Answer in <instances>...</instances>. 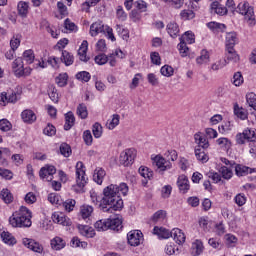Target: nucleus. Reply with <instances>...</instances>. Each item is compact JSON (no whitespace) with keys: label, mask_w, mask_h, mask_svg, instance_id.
I'll return each instance as SVG.
<instances>
[{"label":"nucleus","mask_w":256,"mask_h":256,"mask_svg":"<svg viewBox=\"0 0 256 256\" xmlns=\"http://www.w3.org/2000/svg\"><path fill=\"white\" fill-rule=\"evenodd\" d=\"M129 193V186L127 183L110 184L103 190L102 211L104 213H113V211H121L123 209V197Z\"/></svg>","instance_id":"nucleus-1"},{"label":"nucleus","mask_w":256,"mask_h":256,"mask_svg":"<svg viewBox=\"0 0 256 256\" xmlns=\"http://www.w3.org/2000/svg\"><path fill=\"white\" fill-rule=\"evenodd\" d=\"M31 210L25 206H21L20 209L12 214L9 218V223L13 227H31Z\"/></svg>","instance_id":"nucleus-2"},{"label":"nucleus","mask_w":256,"mask_h":256,"mask_svg":"<svg viewBox=\"0 0 256 256\" xmlns=\"http://www.w3.org/2000/svg\"><path fill=\"white\" fill-rule=\"evenodd\" d=\"M87 185V174H85V165L83 162L76 163V185L72 186L75 193H84Z\"/></svg>","instance_id":"nucleus-3"},{"label":"nucleus","mask_w":256,"mask_h":256,"mask_svg":"<svg viewBox=\"0 0 256 256\" xmlns=\"http://www.w3.org/2000/svg\"><path fill=\"white\" fill-rule=\"evenodd\" d=\"M99 33H104L108 39L115 41V35L113 34V28L108 25L103 24L101 21H96L90 26V35L91 37H97Z\"/></svg>","instance_id":"nucleus-4"},{"label":"nucleus","mask_w":256,"mask_h":256,"mask_svg":"<svg viewBox=\"0 0 256 256\" xmlns=\"http://www.w3.org/2000/svg\"><path fill=\"white\" fill-rule=\"evenodd\" d=\"M236 13L243 15L250 27H254L256 24L255 12L253 11V7L249 5V2H240L236 8Z\"/></svg>","instance_id":"nucleus-5"},{"label":"nucleus","mask_w":256,"mask_h":256,"mask_svg":"<svg viewBox=\"0 0 256 256\" xmlns=\"http://www.w3.org/2000/svg\"><path fill=\"white\" fill-rule=\"evenodd\" d=\"M21 99V92H16L14 90H7L0 94V105L5 107L9 103H17Z\"/></svg>","instance_id":"nucleus-6"},{"label":"nucleus","mask_w":256,"mask_h":256,"mask_svg":"<svg viewBox=\"0 0 256 256\" xmlns=\"http://www.w3.org/2000/svg\"><path fill=\"white\" fill-rule=\"evenodd\" d=\"M135 157H137V151L134 148L125 149L120 153V165H123L124 167H129V165H133Z\"/></svg>","instance_id":"nucleus-7"},{"label":"nucleus","mask_w":256,"mask_h":256,"mask_svg":"<svg viewBox=\"0 0 256 256\" xmlns=\"http://www.w3.org/2000/svg\"><path fill=\"white\" fill-rule=\"evenodd\" d=\"M153 165L157 167V171L161 174L165 173V171H169L173 167V164L170 160H166L161 155H156L152 157Z\"/></svg>","instance_id":"nucleus-8"},{"label":"nucleus","mask_w":256,"mask_h":256,"mask_svg":"<svg viewBox=\"0 0 256 256\" xmlns=\"http://www.w3.org/2000/svg\"><path fill=\"white\" fill-rule=\"evenodd\" d=\"M51 219L53 223H56L57 225H62L63 227H71V225L73 224L71 218L60 211L53 212L51 215Z\"/></svg>","instance_id":"nucleus-9"},{"label":"nucleus","mask_w":256,"mask_h":256,"mask_svg":"<svg viewBox=\"0 0 256 256\" xmlns=\"http://www.w3.org/2000/svg\"><path fill=\"white\" fill-rule=\"evenodd\" d=\"M127 241L131 247H139L143 243V232L140 230H132L127 234Z\"/></svg>","instance_id":"nucleus-10"},{"label":"nucleus","mask_w":256,"mask_h":256,"mask_svg":"<svg viewBox=\"0 0 256 256\" xmlns=\"http://www.w3.org/2000/svg\"><path fill=\"white\" fill-rule=\"evenodd\" d=\"M57 173V169L55 166L46 165L43 168H41L39 172V176L41 179H44V181H53V176Z\"/></svg>","instance_id":"nucleus-11"},{"label":"nucleus","mask_w":256,"mask_h":256,"mask_svg":"<svg viewBox=\"0 0 256 256\" xmlns=\"http://www.w3.org/2000/svg\"><path fill=\"white\" fill-rule=\"evenodd\" d=\"M12 69L16 77H23L25 75V64L23 63V58L18 57L12 62Z\"/></svg>","instance_id":"nucleus-12"},{"label":"nucleus","mask_w":256,"mask_h":256,"mask_svg":"<svg viewBox=\"0 0 256 256\" xmlns=\"http://www.w3.org/2000/svg\"><path fill=\"white\" fill-rule=\"evenodd\" d=\"M22 243L25 247H27L31 251H34L35 253L43 252V246H41V244H39V242H37L33 239L23 238Z\"/></svg>","instance_id":"nucleus-13"},{"label":"nucleus","mask_w":256,"mask_h":256,"mask_svg":"<svg viewBox=\"0 0 256 256\" xmlns=\"http://www.w3.org/2000/svg\"><path fill=\"white\" fill-rule=\"evenodd\" d=\"M194 141L199 149H209V140L201 132L194 134Z\"/></svg>","instance_id":"nucleus-14"},{"label":"nucleus","mask_w":256,"mask_h":256,"mask_svg":"<svg viewBox=\"0 0 256 256\" xmlns=\"http://www.w3.org/2000/svg\"><path fill=\"white\" fill-rule=\"evenodd\" d=\"M21 118L24 121V123H28V125H33V123L37 121V115L31 109H26L22 111Z\"/></svg>","instance_id":"nucleus-15"},{"label":"nucleus","mask_w":256,"mask_h":256,"mask_svg":"<svg viewBox=\"0 0 256 256\" xmlns=\"http://www.w3.org/2000/svg\"><path fill=\"white\" fill-rule=\"evenodd\" d=\"M177 187L180 193H187L191 187L189 185V178H187L185 175H180L177 179Z\"/></svg>","instance_id":"nucleus-16"},{"label":"nucleus","mask_w":256,"mask_h":256,"mask_svg":"<svg viewBox=\"0 0 256 256\" xmlns=\"http://www.w3.org/2000/svg\"><path fill=\"white\" fill-rule=\"evenodd\" d=\"M88 49H89V42H87V40L82 41L78 49V55H79L80 61H84V63H87V61H89V57L87 56Z\"/></svg>","instance_id":"nucleus-17"},{"label":"nucleus","mask_w":256,"mask_h":256,"mask_svg":"<svg viewBox=\"0 0 256 256\" xmlns=\"http://www.w3.org/2000/svg\"><path fill=\"white\" fill-rule=\"evenodd\" d=\"M93 206L91 205H82L79 210V218L87 221L93 215Z\"/></svg>","instance_id":"nucleus-18"},{"label":"nucleus","mask_w":256,"mask_h":256,"mask_svg":"<svg viewBox=\"0 0 256 256\" xmlns=\"http://www.w3.org/2000/svg\"><path fill=\"white\" fill-rule=\"evenodd\" d=\"M106 175L107 172H105V169L98 167L94 170L93 181L97 183V185H103V180L105 179Z\"/></svg>","instance_id":"nucleus-19"},{"label":"nucleus","mask_w":256,"mask_h":256,"mask_svg":"<svg viewBox=\"0 0 256 256\" xmlns=\"http://www.w3.org/2000/svg\"><path fill=\"white\" fill-rule=\"evenodd\" d=\"M78 231L83 237H87L88 239L93 238L95 235V230L89 225H78Z\"/></svg>","instance_id":"nucleus-20"},{"label":"nucleus","mask_w":256,"mask_h":256,"mask_svg":"<svg viewBox=\"0 0 256 256\" xmlns=\"http://www.w3.org/2000/svg\"><path fill=\"white\" fill-rule=\"evenodd\" d=\"M204 249L205 247L203 246V241L196 239L194 242H192L191 255L199 256L201 253H203Z\"/></svg>","instance_id":"nucleus-21"},{"label":"nucleus","mask_w":256,"mask_h":256,"mask_svg":"<svg viewBox=\"0 0 256 256\" xmlns=\"http://www.w3.org/2000/svg\"><path fill=\"white\" fill-rule=\"evenodd\" d=\"M154 235H157L159 239H169V237H172V231H169L166 228L163 227H157L155 226L153 229Z\"/></svg>","instance_id":"nucleus-22"},{"label":"nucleus","mask_w":256,"mask_h":256,"mask_svg":"<svg viewBox=\"0 0 256 256\" xmlns=\"http://www.w3.org/2000/svg\"><path fill=\"white\" fill-rule=\"evenodd\" d=\"M51 248L54 251H61V249H65V240L63 238L56 236L50 242Z\"/></svg>","instance_id":"nucleus-23"},{"label":"nucleus","mask_w":256,"mask_h":256,"mask_svg":"<svg viewBox=\"0 0 256 256\" xmlns=\"http://www.w3.org/2000/svg\"><path fill=\"white\" fill-rule=\"evenodd\" d=\"M172 237L178 245H183V243H185V233H183V231L179 228H174L172 230Z\"/></svg>","instance_id":"nucleus-24"},{"label":"nucleus","mask_w":256,"mask_h":256,"mask_svg":"<svg viewBox=\"0 0 256 256\" xmlns=\"http://www.w3.org/2000/svg\"><path fill=\"white\" fill-rule=\"evenodd\" d=\"M109 229L112 231H119V229L123 228V218L121 216H117L115 218H109Z\"/></svg>","instance_id":"nucleus-25"},{"label":"nucleus","mask_w":256,"mask_h":256,"mask_svg":"<svg viewBox=\"0 0 256 256\" xmlns=\"http://www.w3.org/2000/svg\"><path fill=\"white\" fill-rule=\"evenodd\" d=\"M235 173L237 177H245V175H249V173H253V169L241 164H237L234 166Z\"/></svg>","instance_id":"nucleus-26"},{"label":"nucleus","mask_w":256,"mask_h":256,"mask_svg":"<svg viewBox=\"0 0 256 256\" xmlns=\"http://www.w3.org/2000/svg\"><path fill=\"white\" fill-rule=\"evenodd\" d=\"M139 174L145 179L143 180L144 185H147V181L153 179V171L146 166H141L139 168Z\"/></svg>","instance_id":"nucleus-27"},{"label":"nucleus","mask_w":256,"mask_h":256,"mask_svg":"<svg viewBox=\"0 0 256 256\" xmlns=\"http://www.w3.org/2000/svg\"><path fill=\"white\" fill-rule=\"evenodd\" d=\"M234 115L238 118L241 119V121H245L247 117H249V113H247V110L239 104H234Z\"/></svg>","instance_id":"nucleus-28"},{"label":"nucleus","mask_w":256,"mask_h":256,"mask_svg":"<svg viewBox=\"0 0 256 256\" xmlns=\"http://www.w3.org/2000/svg\"><path fill=\"white\" fill-rule=\"evenodd\" d=\"M18 15L22 18H26L29 15V2L20 1L17 6Z\"/></svg>","instance_id":"nucleus-29"},{"label":"nucleus","mask_w":256,"mask_h":256,"mask_svg":"<svg viewBox=\"0 0 256 256\" xmlns=\"http://www.w3.org/2000/svg\"><path fill=\"white\" fill-rule=\"evenodd\" d=\"M238 39H237V33L235 32H228L226 34V49L229 47L235 48V45H237Z\"/></svg>","instance_id":"nucleus-30"},{"label":"nucleus","mask_w":256,"mask_h":256,"mask_svg":"<svg viewBox=\"0 0 256 256\" xmlns=\"http://www.w3.org/2000/svg\"><path fill=\"white\" fill-rule=\"evenodd\" d=\"M226 59L227 61H232L233 63H239V54L235 51V48L229 47L226 48Z\"/></svg>","instance_id":"nucleus-31"},{"label":"nucleus","mask_w":256,"mask_h":256,"mask_svg":"<svg viewBox=\"0 0 256 256\" xmlns=\"http://www.w3.org/2000/svg\"><path fill=\"white\" fill-rule=\"evenodd\" d=\"M218 171L221 174L222 179H225L226 181H229V179L233 177V166H221L220 168H218Z\"/></svg>","instance_id":"nucleus-32"},{"label":"nucleus","mask_w":256,"mask_h":256,"mask_svg":"<svg viewBox=\"0 0 256 256\" xmlns=\"http://www.w3.org/2000/svg\"><path fill=\"white\" fill-rule=\"evenodd\" d=\"M207 27L213 33H223V31H225V29L227 28L225 24L218 23V22H209L207 23Z\"/></svg>","instance_id":"nucleus-33"},{"label":"nucleus","mask_w":256,"mask_h":256,"mask_svg":"<svg viewBox=\"0 0 256 256\" xmlns=\"http://www.w3.org/2000/svg\"><path fill=\"white\" fill-rule=\"evenodd\" d=\"M73 125H75V115L73 112H68L65 114L64 130L69 131Z\"/></svg>","instance_id":"nucleus-34"},{"label":"nucleus","mask_w":256,"mask_h":256,"mask_svg":"<svg viewBox=\"0 0 256 256\" xmlns=\"http://www.w3.org/2000/svg\"><path fill=\"white\" fill-rule=\"evenodd\" d=\"M194 153L197 161H200V163H207V161H209V155L205 153V150L201 148H195Z\"/></svg>","instance_id":"nucleus-35"},{"label":"nucleus","mask_w":256,"mask_h":256,"mask_svg":"<svg viewBox=\"0 0 256 256\" xmlns=\"http://www.w3.org/2000/svg\"><path fill=\"white\" fill-rule=\"evenodd\" d=\"M120 119L121 117L119 116V114L112 115V117L108 119L106 122L107 129H109L110 131H113V129H115V127L119 125Z\"/></svg>","instance_id":"nucleus-36"},{"label":"nucleus","mask_w":256,"mask_h":256,"mask_svg":"<svg viewBox=\"0 0 256 256\" xmlns=\"http://www.w3.org/2000/svg\"><path fill=\"white\" fill-rule=\"evenodd\" d=\"M166 29L170 37L175 38L179 35V25L175 22L168 23Z\"/></svg>","instance_id":"nucleus-37"},{"label":"nucleus","mask_w":256,"mask_h":256,"mask_svg":"<svg viewBox=\"0 0 256 256\" xmlns=\"http://www.w3.org/2000/svg\"><path fill=\"white\" fill-rule=\"evenodd\" d=\"M0 236H1L3 243H5L6 245H15V243H17V239H15L13 237V235L9 232L3 231L0 234Z\"/></svg>","instance_id":"nucleus-38"},{"label":"nucleus","mask_w":256,"mask_h":256,"mask_svg":"<svg viewBox=\"0 0 256 256\" xmlns=\"http://www.w3.org/2000/svg\"><path fill=\"white\" fill-rule=\"evenodd\" d=\"M165 219H167V212L163 210L157 211L153 216H152V221L153 223H165Z\"/></svg>","instance_id":"nucleus-39"},{"label":"nucleus","mask_w":256,"mask_h":256,"mask_svg":"<svg viewBox=\"0 0 256 256\" xmlns=\"http://www.w3.org/2000/svg\"><path fill=\"white\" fill-rule=\"evenodd\" d=\"M109 225L110 222H109V218L108 219H101V220H98L95 224H94V227L95 229H97L98 231H107L109 229Z\"/></svg>","instance_id":"nucleus-40"},{"label":"nucleus","mask_w":256,"mask_h":256,"mask_svg":"<svg viewBox=\"0 0 256 256\" xmlns=\"http://www.w3.org/2000/svg\"><path fill=\"white\" fill-rule=\"evenodd\" d=\"M180 42L193 45V43H195V34H193L191 31L185 32L184 35L180 38Z\"/></svg>","instance_id":"nucleus-41"},{"label":"nucleus","mask_w":256,"mask_h":256,"mask_svg":"<svg viewBox=\"0 0 256 256\" xmlns=\"http://www.w3.org/2000/svg\"><path fill=\"white\" fill-rule=\"evenodd\" d=\"M244 135L246 136V140L248 143H256V130L255 129H250L246 128L243 130Z\"/></svg>","instance_id":"nucleus-42"},{"label":"nucleus","mask_w":256,"mask_h":256,"mask_svg":"<svg viewBox=\"0 0 256 256\" xmlns=\"http://www.w3.org/2000/svg\"><path fill=\"white\" fill-rule=\"evenodd\" d=\"M61 60L63 61V63H65V65L67 67H69V65H73L75 58L73 57V55L71 53H69L68 51L64 50L62 51V57Z\"/></svg>","instance_id":"nucleus-43"},{"label":"nucleus","mask_w":256,"mask_h":256,"mask_svg":"<svg viewBox=\"0 0 256 256\" xmlns=\"http://www.w3.org/2000/svg\"><path fill=\"white\" fill-rule=\"evenodd\" d=\"M23 60L28 64L31 65L33 61H35V52L32 49H28L23 52Z\"/></svg>","instance_id":"nucleus-44"},{"label":"nucleus","mask_w":256,"mask_h":256,"mask_svg":"<svg viewBox=\"0 0 256 256\" xmlns=\"http://www.w3.org/2000/svg\"><path fill=\"white\" fill-rule=\"evenodd\" d=\"M64 29V33H77V25H75L73 21L69 20V18L64 21Z\"/></svg>","instance_id":"nucleus-45"},{"label":"nucleus","mask_w":256,"mask_h":256,"mask_svg":"<svg viewBox=\"0 0 256 256\" xmlns=\"http://www.w3.org/2000/svg\"><path fill=\"white\" fill-rule=\"evenodd\" d=\"M92 133H93V136L95 137V139H101V137L103 135V126L99 122H96L92 126Z\"/></svg>","instance_id":"nucleus-46"},{"label":"nucleus","mask_w":256,"mask_h":256,"mask_svg":"<svg viewBox=\"0 0 256 256\" xmlns=\"http://www.w3.org/2000/svg\"><path fill=\"white\" fill-rule=\"evenodd\" d=\"M197 65H205L209 63V52L207 50H202L199 57L196 58Z\"/></svg>","instance_id":"nucleus-47"},{"label":"nucleus","mask_w":256,"mask_h":256,"mask_svg":"<svg viewBox=\"0 0 256 256\" xmlns=\"http://www.w3.org/2000/svg\"><path fill=\"white\" fill-rule=\"evenodd\" d=\"M48 201L51 203V205H62L63 199H61V196L57 193H51L48 195Z\"/></svg>","instance_id":"nucleus-48"},{"label":"nucleus","mask_w":256,"mask_h":256,"mask_svg":"<svg viewBox=\"0 0 256 256\" xmlns=\"http://www.w3.org/2000/svg\"><path fill=\"white\" fill-rule=\"evenodd\" d=\"M63 208L65 209V211H67V213H71V211H73V209H75V205H77V202L75 201V199H67L66 201H62Z\"/></svg>","instance_id":"nucleus-49"},{"label":"nucleus","mask_w":256,"mask_h":256,"mask_svg":"<svg viewBox=\"0 0 256 256\" xmlns=\"http://www.w3.org/2000/svg\"><path fill=\"white\" fill-rule=\"evenodd\" d=\"M68 79L69 76L67 73H61L55 78L56 85H58V87H65V85H67Z\"/></svg>","instance_id":"nucleus-50"},{"label":"nucleus","mask_w":256,"mask_h":256,"mask_svg":"<svg viewBox=\"0 0 256 256\" xmlns=\"http://www.w3.org/2000/svg\"><path fill=\"white\" fill-rule=\"evenodd\" d=\"M42 27H45L48 33L51 34V37H53L54 39H57V37H59V30H57V28L53 26L49 27V23L47 21L43 20Z\"/></svg>","instance_id":"nucleus-51"},{"label":"nucleus","mask_w":256,"mask_h":256,"mask_svg":"<svg viewBox=\"0 0 256 256\" xmlns=\"http://www.w3.org/2000/svg\"><path fill=\"white\" fill-rule=\"evenodd\" d=\"M216 143L221 149H231V140L226 137L218 138Z\"/></svg>","instance_id":"nucleus-52"},{"label":"nucleus","mask_w":256,"mask_h":256,"mask_svg":"<svg viewBox=\"0 0 256 256\" xmlns=\"http://www.w3.org/2000/svg\"><path fill=\"white\" fill-rule=\"evenodd\" d=\"M245 82V79L243 78V74L241 72H236L233 75L232 83L235 85V87H241L243 83Z\"/></svg>","instance_id":"nucleus-53"},{"label":"nucleus","mask_w":256,"mask_h":256,"mask_svg":"<svg viewBox=\"0 0 256 256\" xmlns=\"http://www.w3.org/2000/svg\"><path fill=\"white\" fill-rule=\"evenodd\" d=\"M77 115L80 117V119H87L89 112L87 111V106L85 104L78 105Z\"/></svg>","instance_id":"nucleus-54"},{"label":"nucleus","mask_w":256,"mask_h":256,"mask_svg":"<svg viewBox=\"0 0 256 256\" xmlns=\"http://www.w3.org/2000/svg\"><path fill=\"white\" fill-rule=\"evenodd\" d=\"M76 79L83 83H89V81H91V74L87 71H81L76 74Z\"/></svg>","instance_id":"nucleus-55"},{"label":"nucleus","mask_w":256,"mask_h":256,"mask_svg":"<svg viewBox=\"0 0 256 256\" xmlns=\"http://www.w3.org/2000/svg\"><path fill=\"white\" fill-rule=\"evenodd\" d=\"M48 95L53 103H59V93L57 92V88H55L54 86H50L48 90Z\"/></svg>","instance_id":"nucleus-56"},{"label":"nucleus","mask_w":256,"mask_h":256,"mask_svg":"<svg viewBox=\"0 0 256 256\" xmlns=\"http://www.w3.org/2000/svg\"><path fill=\"white\" fill-rule=\"evenodd\" d=\"M160 73L163 75V77H173L175 70L169 65H164L161 67Z\"/></svg>","instance_id":"nucleus-57"},{"label":"nucleus","mask_w":256,"mask_h":256,"mask_svg":"<svg viewBox=\"0 0 256 256\" xmlns=\"http://www.w3.org/2000/svg\"><path fill=\"white\" fill-rule=\"evenodd\" d=\"M227 247H235L237 245V237L233 234H226L224 237Z\"/></svg>","instance_id":"nucleus-58"},{"label":"nucleus","mask_w":256,"mask_h":256,"mask_svg":"<svg viewBox=\"0 0 256 256\" xmlns=\"http://www.w3.org/2000/svg\"><path fill=\"white\" fill-rule=\"evenodd\" d=\"M177 49L181 55V57H187L189 55V47H187L186 42H181L178 44Z\"/></svg>","instance_id":"nucleus-59"},{"label":"nucleus","mask_w":256,"mask_h":256,"mask_svg":"<svg viewBox=\"0 0 256 256\" xmlns=\"http://www.w3.org/2000/svg\"><path fill=\"white\" fill-rule=\"evenodd\" d=\"M246 103H248L249 107L256 108V94L253 92H249L246 94Z\"/></svg>","instance_id":"nucleus-60"},{"label":"nucleus","mask_w":256,"mask_h":256,"mask_svg":"<svg viewBox=\"0 0 256 256\" xmlns=\"http://www.w3.org/2000/svg\"><path fill=\"white\" fill-rule=\"evenodd\" d=\"M0 195L5 203L13 202V194H11V192L8 189H3Z\"/></svg>","instance_id":"nucleus-61"},{"label":"nucleus","mask_w":256,"mask_h":256,"mask_svg":"<svg viewBox=\"0 0 256 256\" xmlns=\"http://www.w3.org/2000/svg\"><path fill=\"white\" fill-rule=\"evenodd\" d=\"M94 61L96 65H105L106 63H108L109 58L105 54H98L97 56H95Z\"/></svg>","instance_id":"nucleus-62"},{"label":"nucleus","mask_w":256,"mask_h":256,"mask_svg":"<svg viewBox=\"0 0 256 256\" xmlns=\"http://www.w3.org/2000/svg\"><path fill=\"white\" fill-rule=\"evenodd\" d=\"M87 242L81 241L79 238L74 237L71 240V246L72 247H81L82 249H87Z\"/></svg>","instance_id":"nucleus-63"},{"label":"nucleus","mask_w":256,"mask_h":256,"mask_svg":"<svg viewBox=\"0 0 256 256\" xmlns=\"http://www.w3.org/2000/svg\"><path fill=\"white\" fill-rule=\"evenodd\" d=\"M227 66V61L225 59H220L217 62L213 63L211 66L212 71H219V69H223V67Z\"/></svg>","instance_id":"nucleus-64"}]
</instances>
